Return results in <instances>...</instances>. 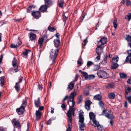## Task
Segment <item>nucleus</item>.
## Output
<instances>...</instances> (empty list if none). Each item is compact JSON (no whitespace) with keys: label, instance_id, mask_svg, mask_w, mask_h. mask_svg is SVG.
I'll return each mask as SVG.
<instances>
[{"label":"nucleus","instance_id":"obj_1","mask_svg":"<svg viewBox=\"0 0 131 131\" xmlns=\"http://www.w3.org/2000/svg\"><path fill=\"white\" fill-rule=\"evenodd\" d=\"M77 94L76 92L74 91L71 93L70 96L69 97V101L68 102V103L69 104V102H72V105L71 106L69 105V109L68 111H70V113H72L73 114V116H74V111L75 110L76 108H73L75 103L74 101V98L75 96Z\"/></svg>","mask_w":131,"mask_h":131},{"label":"nucleus","instance_id":"obj_2","mask_svg":"<svg viewBox=\"0 0 131 131\" xmlns=\"http://www.w3.org/2000/svg\"><path fill=\"white\" fill-rule=\"evenodd\" d=\"M59 51V49H56L55 50L53 49L51 50V53L50 55V60L52 61V63L51 64L54 63Z\"/></svg>","mask_w":131,"mask_h":131},{"label":"nucleus","instance_id":"obj_3","mask_svg":"<svg viewBox=\"0 0 131 131\" xmlns=\"http://www.w3.org/2000/svg\"><path fill=\"white\" fill-rule=\"evenodd\" d=\"M67 116L68 117V127L67 128L66 131H71L70 127L72 125V116H73V114L70 113V111H68L67 114Z\"/></svg>","mask_w":131,"mask_h":131},{"label":"nucleus","instance_id":"obj_4","mask_svg":"<svg viewBox=\"0 0 131 131\" xmlns=\"http://www.w3.org/2000/svg\"><path fill=\"white\" fill-rule=\"evenodd\" d=\"M97 74L99 77L100 78L106 79L109 77V74L105 71L103 70H98Z\"/></svg>","mask_w":131,"mask_h":131},{"label":"nucleus","instance_id":"obj_5","mask_svg":"<svg viewBox=\"0 0 131 131\" xmlns=\"http://www.w3.org/2000/svg\"><path fill=\"white\" fill-rule=\"evenodd\" d=\"M58 38L57 39H55L54 40L53 42L55 47H58L60 45V41L59 39L60 35L59 33H56L55 35Z\"/></svg>","mask_w":131,"mask_h":131},{"label":"nucleus","instance_id":"obj_6","mask_svg":"<svg viewBox=\"0 0 131 131\" xmlns=\"http://www.w3.org/2000/svg\"><path fill=\"white\" fill-rule=\"evenodd\" d=\"M95 127L97 128V129L99 131H101L103 129L102 126L100 125L99 122L96 121V119L92 121Z\"/></svg>","mask_w":131,"mask_h":131},{"label":"nucleus","instance_id":"obj_7","mask_svg":"<svg viewBox=\"0 0 131 131\" xmlns=\"http://www.w3.org/2000/svg\"><path fill=\"white\" fill-rule=\"evenodd\" d=\"M129 45L131 48V41L129 43ZM127 53L129 55L126 57L125 61L126 62H129L131 64V50H128Z\"/></svg>","mask_w":131,"mask_h":131},{"label":"nucleus","instance_id":"obj_8","mask_svg":"<svg viewBox=\"0 0 131 131\" xmlns=\"http://www.w3.org/2000/svg\"><path fill=\"white\" fill-rule=\"evenodd\" d=\"M106 111L104 109L103 110L101 115H103L105 114V116L109 119H112L113 118V116L111 114H110L106 112Z\"/></svg>","mask_w":131,"mask_h":131},{"label":"nucleus","instance_id":"obj_9","mask_svg":"<svg viewBox=\"0 0 131 131\" xmlns=\"http://www.w3.org/2000/svg\"><path fill=\"white\" fill-rule=\"evenodd\" d=\"M31 15L34 18L37 19L41 16V14L39 11H33L31 13Z\"/></svg>","mask_w":131,"mask_h":131},{"label":"nucleus","instance_id":"obj_10","mask_svg":"<svg viewBox=\"0 0 131 131\" xmlns=\"http://www.w3.org/2000/svg\"><path fill=\"white\" fill-rule=\"evenodd\" d=\"M48 7L45 5H42L39 8V10L42 13L47 12V9Z\"/></svg>","mask_w":131,"mask_h":131},{"label":"nucleus","instance_id":"obj_11","mask_svg":"<svg viewBox=\"0 0 131 131\" xmlns=\"http://www.w3.org/2000/svg\"><path fill=\"white\" fill-rule=\"evenodd\" d=\"M91 102L90 100L86 101L85 102V107L88 111H89L90 108V105L91 104Z\"/></svg>","mask_w":131,"mask_h":131},{"label":"nucleus","instance_id":"obj_12","mask_svg":"<svg viewBox=\"0 0 131 131\" xmlns=\"http://www.w3.org/2000/svg\"><path fill=\"white\" fill-rule=\"evenodd\" d=\"M83 114V112H82V113H80L79 114V122L81 123H84V116Z\"/></svg>","mask_w":131,"mask_h":131},{"label":"nucleus","instance_id":"obj_13","mask_svg":"<svg viewBox=\"0 0 131 131\" xmlns=\"http://www.w3.org/2000/svg\"><path fill=\"white\" fill-rule=\"evenodd\" d=\"M12 122L14 125L17 127H20V122L16 119H14L12 120Z\"/></svg>","mask_w":131,"mask_h":131},{"label":"nucleus","instance_id":"obj_14","mask_svg":"<svg viewBox=\"0 0 131 131\" xmlns=\"http://www.w3.org/2000/svg\"><path fill=\"white\" fill-rule=\"evenodd\" d=\"M107 40L106 37H103L101 38V39L98 41V43H99L100 42H101V44L100 45H104L107 42Z\"/></svg>","mask_w":131,"mask_h":131},{"label":"nucleus","instance_id":"obj_15","mask_svg":"<svg viewBox=\"0 0 131 131\" xmlns=\"http://www.w3.org/2000/svg\"><path fill=\"white\" fill-rule=\"evenodd\" d=\"M25 108L22 106H20L19 108H17L16 111L19 115L22 114L24 112Z\"/></svg>","mask_w":131,"mask_h":131},{"label":"nucleus","instance_id":"obj_16","mask_svg":"<svg viewBox=\"0 0 131 131\" xmlns=\"http://www.w3.org/2000/svg\"><path fill=\"white\" fill-rule=\"evenodd\" d=\"M103 47L101 45H99L96 49V51L100 53V54H101L103 52Z\"/></svg>","mask_w":131,"mask_h":131},{"label":"nucleus","instance_id":"obj_17","mask_svg":"<svg viewBox=\"0 0 131 131\" xmlns=\"http://www.w3.org/2000/svg\"><path fill=\"white\" fill-rule=\"evenodd\" d=\"M45 5L48 7L51 6L53 4L51 0H44Z\"/></svg>","mask_w":131,"mask_h":131},{"label":"nucleus","instance_id":"obj_18","mask_svg":"<svg viewBox=\"0 0 131 131\" xmlns=\"http://www.w3.org/2000/svg\"><path fill=\"white\" fill-rule=\"evenodd\" d=\"M19 38L18 37V42L16 44V45L14 43L12 44L11 45L10 47L11 48H17L21 44L22 42L19 40Z\"/></svg>","mask_w":131,"mask_h":131},{"label":"nucleus","instance_id":"obj_19","mask_svg":"<svg viewBox=\"0 0 131 131\" xmlns=\"http://www.w3.org/2000/svg\"><path fill=\"white\" fill-rule=\"evenodd\" d=\"M35 106L37 107H38L40 105V101L39 97H38L37 100H35L34 101Z\"/></svg>","mask_w":131,"mask_h":131},{"label":"nucleus","instance_id":"obj_20","mask_svg":"<svg viewBox=\"0 0 131 131\" xmlns=\"http://www.w3.org/2000/svg\"><path fill=\"white\" fill-rule=\"evenodd\" d=\"M102 99V96L100 94H97L94 96L93 99L95 100L99 101Z\"/></svg>","mask_w":131,"mask_h":131},{"label":"nucleus","instance_id":"obj_21","mask_svg":"<svg viewBox=\"0 0 131 131\" xmlns=\"http://www.w3.org/2000/svg\"><path fill=\"white\" fill-rule=\"evenodd\" d=\"M119 60V58L118 56H115L112 59V63H117Z\"/></svg>","mask_w":131,"mask_h":131},{"label":"nucleus","instance_id":"obj_22","mask_svg":"<svg viewBox=\"0 0 131 131\" xmlns=\"http://www.w3.org/2000/svg\"><path fill=\"white\" fill-rule=\"evenodd\" d=\"M29 38L31 41L35 40L36 38V35L34 33H30L29 34Z\"/></svg>","mask_w":131,"mask_h":131},{"label":"nucleus","instance_id":"obj_23","mask_svg":"<svg viewBox=\"0 0 131 131\" xmlns=\"http://www.w3.org/2000/svg\"><path fill=\"white\" fill-rule=\"evenodd\" d=\"M89 116L90 120H92V121L95 119V115L93 112H90V113Z\"/></svg>","mask_w":131,"mask_h":131},{"label":"nucleus","instance_id":"obj_24","mask_svg":"<svg viewBox=\"0 0 131 131\" xmlns=\"http://www.w3.org/2000/svg\"><path fill=\"white\" fill-rule=\"evenodd\" d=\"M36 119L38 121L40 118L41 116V114L39 111H36Z\"/></svg>","mask_w":131,"mask_h":131},{"label":"nucleus","instance_id":"obj_25","mask_svg":"<svg viewBox=\"0 0 131 131\" xmlns=\"http://www.w3.org/2000/svg\"><path fill=\"white\" fill-rule=\"evenodd\" d=\"M44 40V39L42 38H40L38 40V43L39 45L40 48L43 44V42Z\"/></svg>","mask_w":131,"mask_h":131},{"label":"nucleus","instance_id":"obj_26","mask_svg":"<svg viewBox=\"0 0 131 131\" xmlns=\"http://www.w3.org/2000/svg\"><path fill=\"white\" fill-rule=\"evenodd\" d=\"M85 124L84 123H81L79 124V127L80 128V131L84 130V128L85 126Z\"/></svg>","mask_w":131,"mask_h":131},{"label":"nucleus","instance_id":"obj_27","mask_svg":"<svg viewBox=\"0 0 131 131\" xmlns=\"http://www.w3.org/2000/svg\"><path fill=\"white\" fill-rule=\"evenodd\" d=\"M17 60L14 57L12 62V64L13 67H15V66H17Z\"/></svg>","mask_w":131,"mask_h":131},{"label":"nucleus","instance_id":"obj_28","mask_svg":"<svg viewBox=\"0 0 131 131\" xmlns=\"http://www.w3.org/2000/svg\"><path fill=\"white\" fill-rule=\"evenodd\" d=\"M56 29V27L55 26L53 27H51L50 26H49L48 28V29L50 31L53 32Z\"/></svg>","mask_w":131,"mask_h":131},{"label":"nucleus","instance_id":"obj_29","mask_svg":"<svg viewBox=\"0 0 131 131\" xmlns=\"http://www.w3.org/2000/svg\"><path fill=\"white\" fill-rule=\"evenodd\" d=\"M35 7V6L32 5L29 6L27 9V13H30L32 11V8H34Z\"/></svg>","mask_w":131,"mask_h":131},{"label":"nucleus","instance_id":"obj_30","mask_svg":"<svg viewBox=\"0 0 131 131\" xmlns=\"http://www.w3.org/2000/svg\"><path fill=\"white\" fill-rule=\"evenodd\" d=\"M14 88L17 92H18L19 91L20 89V85L18 82L16 83Z\"/></svg>","mask_w":131,"mask_h":131},{"label":"nucleus","instance_id":"obj_31","mask_svg":"<svg viewBox=\"0 0 131 131\" xmlns=\"http://www.w3.org/2000/svg\"><path fill=\"white\" fill-rule=\"evenodd\" d=\"M115 94L113 93H111L108 94V96L110 98L114 99L115 98Z\"/></svg>","mask_w":131,"mask_h":131},{"label":"nucleus","instance_id":"obj_32","mask_svg":"<svg viewBox=\"0 0 131 131\" xmlns=\"http://www.w3.org/2000/svg\"><path fill=\"white\" fill-rule=\"evenodd\" d=\"M74 83H72V82H71L68 85L67 88L70 89V90H71L73 88L74 86Z\"/></svg>","mask_w":131,"mask_h":131},{"label":"nucleus","instance_id":"obj_33","mask_svg":"<svg viewBox=\"0 0 131 131\" xmlns=\"http://www.w3.org/2000/svg\"><path fill=\"white\" fill-rule=\"evenodd\" d=\"M114 86V84L113 83H111L108 84L106 86V88L107 89L113 88Z\"/></svg>","mask_w":131,"mask_h":131},{"label":"nucleus","instance_id":"obj_34","mask_svg":"<svg viewBox=\"0 0 131 131\" xmlns=\"http://www.w3.org/2000/svg\"><path fill=\"white\" fill-rule=\"evenodd\" d=\"M96 51V54L98 56L96 57L95 59V60L96 61H97L100 60V55L101 54H100V53H99V52Z\"/></svg>","mask_w":131,"mask_h":131},{"label":"nucleus","instance_id":"obj_35","mask_svg":"<svg viewBox=\"0 0 131 131\" xmlns=\"http://www.w3.org/2000/svg\"><path fill=\"white\" fill-rule=\"evenodd\" d=\"M112 65L111 66V69H115L118 67L119 65L117 63H112Z\"/></svg>","mask_w":131,"mask_h":131},{"label":"nucleus","instance_id":"obj_36","mask_svg":"<svg viewBox=\"0 0 131 131\" xmlns=\"http://www.w3.org/2000/svg\"><path fill=\"white\" fill-rule=\"evenodd\" d=\"M4 77H2L0 78V80L1 81V85L2 86L4 84Z\"/></svg>","mask_w":131,"mask_h":131},{"label":"nucleus","instance_id":"obj_37","mask_svg":"<svg viewBox=\"0 0 131 131\" xmlns=\"http://www.w3.org/2000/svg\"><path fill=\"white\" fill-rule=\"evenodd\" d=\"M125 19L128 20V21H129L131 19V13H129L125 17Z\"/></svg>","mask_w":131,"mask_h":131},{"label":"nucleus","instance_id":"obj_38","mask_svg":"<svg viewBox=\"0 0 131 131\" xmlns=\"http://www.w3.org/2000/svg\"><path fill=\"white\" fill-rule=\"evenodd\" d=\"M64 3L63 1H60L58 4V6L61 8H63V4Z\"/></svg>","mask_w":131,"mask_h":131},{"label":"nucleus","instance_id":"obj_39","mask_svg":"<svg viewBox=\"0 0 131 131\" xmlns=\"http://www.w3.org/2000/svg\"><path fill=\"white\" fill-rule=\"evenodd\" d=\"M125 90L126 94L128 95V93L131 92V88L129 87H128Z\"/></svg>","mask_w":131,"mask_h":131},{"label":"nucleus","instance_id":"obj_40","mask_svg":"<svg viewBox=\"0 0 131 131\" xmlns=\"http://www.w3.org/2000/svg\"><path fill=\"white\" fill-rule=\"evenodd\" d=\"M82 75L85 78L86 80H87L88 79V75L86 72H82Z\"/></svg>","mask_w":131,"mask_h":131},{"label":"nucleus","instance_id":"obj_41","mask_svg":"<svg viewBox=\"0 0 131 131\" xmlns=\"http://www.w3.org/2000/svg\"><path fill=\"white\" fill-rule=\"evenodd\" d=\"M113 24L114 27L115 29L116 28L117 26V22L116 19H115L113 22Z\"/></svg>","mask_w":131,"mask_h":131},{"label":"nucleus","instance_id":"obj_42","mask_svg":"<svg viewBox=\"0 0 131 131\" xmlns=\"http://www.w3.org/2000/svg\"><path fill=\"white\" fill-rule=\"evenodd\" d=\"M27 104V100H25V101H23V102L22 103V105H21V106H22L25 108L26 107Z\"/></svg>","mask_w":131,"mask_h":131},{"label":"nucleus","instance_id":"obj_43","mask_svg":"<svg viewBox=\"0 0 131 131\" xmlns=\"http://www.w3.org/2000/svg\"><path fill=\"white\" fill-rule=\"evenodd\" d=\"M119 75L121 78H124L127 77V75L124 73H120Z\"/></svg>","mask_w":131,"mask_h":131},{"label":"nucleus","instance_id":"obj_44","mask_svg":"<svg viewBox=\"0 0 131 131\" xmlns=\"http://www.w3.org/2000/svg\"><path fill=\"white\" fill-rule=\"evenodd\" d=\"M99 104L100 106L102 108H104V104L103 102L101 100L99 101Z\"/></svg>","mask_w":131,"mask_h":131},{"label":"nucleus","instance_id":"obj_45","mask_svg":"<svg viewBox=\"0 0 131 131\" xmlns=\"http://www.w3.org/2000/svg\"><path fill=\"white\" fill-rule=\"evenodd\" d=\"M78 104H79L82 101V96L81 95L80 96L78 97Z\"/></svg>","mask_w":131,"mask_h":131},{"label":"nucleus","instance_id":"obj_46","mask_svg":"<svg viewBox=\"0 0 131 131\" xmlns=\"http://www.w3.org/2000/svg\"><path fill=\"white\" fill-rule=\"evenodd\" d=\"M108 58V57L107 56H106L104 58L102 62H104V63H107V59Z\"/></svg>","mask_w":131,"mask_h":131},{"label":"nucleus","instance_id":"obj_47","mask_svg":"<svg viewBox=\"0 0 131 131\" xmlns=\"http://www.w3.org/2000/svg\"><path fill=\"white\" fill-rule=\"evenodd\" d=\"M95 77V76L93 75H88V79L90 80L94 79Z\"/></svg>","mask_w":131,"mask_h":131},{"label":"nucleus","instance_id":"obj_48","mask_svg":"<svg viewBox=\"0 0 131 131\" xmlns=\"http://www.w3.org/2000/svg\"><path fill=\"white\" fill-rule=\"evenodd\" d=\"M93 64V63L92 61H88L87 63V66L88 67H89Z\"/></svg>","mask_w":131,"mask_h":131},{"label":"nucleus","instance_id":"obj_49","mask_svg":"<svg viewBox=\"0 0 131 131\" xmlns=\"http://www.w3.org/2000/svg\"><path fill=\"white\" fill-rule=\"evenodd\" d=\"M30 52V50H26L25 51L23 52V53L24 55L26 56L28 54V52Z\"/></svg>","mask_w":131,"mask_h":131},{"label":"nucleus","instance_id":"obj_50","mask_svg":"<svg viewBox=\"0 0 131 131\" xmlns=\"http://www.w3.org/2000/svg\"><path fill=\"white\" fill-rule=\"evenodd\" d=\"M126 39L127 41H131V36L128 35L126 37Z\"/></svg>","mask_w":131,"mask_h":131},{"label":"nucleus","instance_id":"obj_51","mask_svg":"<svg viewBox=\"0 0 131 131\" xmlns=\"http://www.w3.org/2000/svg\"><path fill=\"white\" fill-rule=\"evenodd\" d=\"M127 99L129 103L131 104V96L127 97Z\"/></svg>","mask_w":131,"mask_h":131},{"label":"nucleus","instance_id":"obj_52","mask_svg":"<svg viewBox=\"0 0 131 131\" xmlns=\"http://www.w3.org/2000/svg\"><path fill=\"white\" fill-rule=\"evenodd\" d=\"M131 4V2L130 1L127 0L126 1V5L127 6H129Z\"/></svg>","mask_w":131,"mask_h":131},{"label":"nucleus","instance_id":"obj_53","mask_svg":"<svg viewBox=\"0 0 131 131\" xmlns=\"http://www.w3.org/2000/svg\"><path fill=\"white\" fill-rule=\"evenodd\" d=\"M41 38H43L44 39V40L45 39H47V35L46 34H44V35H42V36Z\"/></svg>","mask_w":131,"mask_h":131},{"label":"nucleus","instance_id":"obj_54","mask_svg":"<svg viewBox=\"0 0 131 131\" xmlns=\"http://www.w3.org/2000/svg\"><path fill=\"white\" fill-rule=\"evenodd\" d=\"M83 42L84 43V46H85L86 44L88 42V41L87 40V38H86L85 39L83 40Z\"/></svg>","mask_w":131,"mask_h":131},{"label":"nucleus","instance_id":"obj_55","mask_svg":"<svg viewBox=\"0 0 131 131\" xmlns=\"http://www.w3.org/2000/svg\"><path fill=\"white\" fill-rule=\"evenodd\" d=\"M89 92L88 91H84V95L85 96H87L89 95Z\"/></svg>","mask_w":131,"mask_h":131},{"label":"nucleus","instance_id":"obj_56","mask_svg":"<svg viewBox=\"0 0 131 131\" xmlns=\"http://www.w3.org/2000/svg\"><path fill=\"white\" fill-rule=\"evenodd\" d=\"M23 78V77H21V76H20V78H19V81L18 82V83H21V82L22 80V79Z\"/></svg>","mask_w":131,"mask_h":131},{"label":"nucleus","instance_id":"obj_57","mask_svg":"<svg viewBox=\"0 0 131 131\" xmlns=\"http://www.w3.org/2000/svg\"><path fill=\"white\" fill-rule=\"evenodd\" d=\"M14 67V71H15V72H17L18 71V66H15Z\"/></svg>","mask_w":131,"mask_h":131},{"label":"nucleus","instance_id":"obj_58","mask_svg":"<svg viewBox=\"0 0 131 131\" xmlns=\"http://www.w3.org/2000/svg\"><path fill=\"white\" fill-rule=\"evenodd\" d=\"M78 78V74H76L74 78V81H77Z\"/></svg>","mask_w":131,"mask_h":131},{"label":"nucleus","instance_id":"obj_59","mask_svg":"<svg viewBox=\"0 0 131 131\" xmlns=\"http://www.w3.org/2000/svg\"><path fill=\"white\" fill-rule=\"evenodd\" d=\"M127 83L129 84H131V77L128 79L127 81Z\"/></svg>","mask_w":131,"mask_h":131},{"label":"nucleus","instance_id":"obj_60","mask_svg":"<svg viewBox=\"0 0 131 131\" xmlns=\"http://www.w3.org/2000/svg\"><path fill=\"white\" fill-rule=\"evenodd\" d=\"M68 96V95H66L65 97L63 98L62 101L63 102L64 101L68 98L69 97Z\"/></svg>","mask_w":131,"mask_h":131},{"label":"nucleus","instance_id":"obj_61","mask_svg":"<svg viewBox=\"0 0 131 131\" xmlns=\"http://www.w3.org/2000/svg\"><path fill=\"white\" fill-rule=\"evenodd\" d=\"M51 121L49 119V120L47 122V125H49L51 124Z\"/></svg>","mask_w":131,"mask_h":131},{"label":"nucleus","instance_id":"obj_62","mask_svg":"<svg viewBox=\"0 0 131 131\" xmlns=\"http://www.w3.org/2000/svg\"><path fill=\"white\" fill-rule=\"evenodd\" d=\"M95 67H96V68L94 70H97L100 68V66L98 65H96L95 66Z\"/></svg>","mask_w":131,"mask_h":131},{"label":"nucleus","instance_id":"obj_63","mask_svg":"<svg viewBox=\"0 0 131 131\" xmlns=\"http://www.w3.org/2000/svg\"><path fill=\"white\" fill-rule=\"evenodd\" d=\"M44 108V107L43 106H41L39 107L38 110L39 111H42V110Z\"/></svg>","mask_w":131,"mask_h":131},{"label":"nucleus","instance_id":"obj_64","mask_svg":"<svg viewBox=\"0 0 131 131\" xmlns=\"http://www.w3.org/2000/svg\"><path fill=\"white\" fill-rule=\"evenodd\" d=\"M127 103L126 101H125L124 102V107H127Z\"/></svg>","mask_w":131,"mask_h":131}]
</instances>
